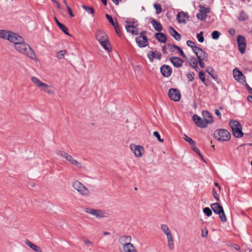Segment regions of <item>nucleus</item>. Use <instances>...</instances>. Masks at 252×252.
<instances>
[{"label":"nucleus","mask_w":252,"mask_h":252,"mask_svg":"<svg viewBox=\"0 0 252 252\" xmlns=\"http://www.w3.org/2000/svg\"><path fill=\"white\" fill-rule=\"evenodd\" d=\"M123 251L125 252H136V249L130 242L123 246Z\"/></svg>","instance_id":"393cba45"},{"label":"nucleus","mask_w":252,"mask_h":252,"mask_svg":"<svg viewBox=\"0 0 252 252\" xmlns=\"http://www.w3.org/2000/svg\"><path fill=\"white\" fill-rule=\"evenodd\" d=\"M184 139L189 142L190 145H191L192 146H194V145L195 144V142L190 137H188L186 135H185V136L184 137Z\"/></svg>","instance_id":"4c0bfd02"},{"label":"nucleus","mask_w":252,"mask_h":252,"mask_svg":"<svg viewBox=\"0 0 252 252\" xmlns=\"http://www.w3.org/2000/svg\"><path fill=\"white\" fill-rule=\"evenodd\" d=\"M243 85H244L245 86V87H246L248 92L250 93V94H252V88H251L249 86V85L247 83V81L246 82V83L245 84H243Z\"/></svg>","instance_id":"6e6d98bb"},{"label":"nucleus","mask_w":252,"mask_h":252,"mask_svg":"<svg viewBox=\"0 0 252 252\" xmlns=\"http://www.w3.org/2000/svg\"><path fill=\"white\" fill-rule=\"evenodd\" d=\"M12 43L14 44V48L18 52L31 60L35 61L38 60L33 50L20 35L18 34L16 36Z\"/></svg>","instance_id":"f257e3e1"},{"label":"nucleus","mask_w":252,"mask_h":252,"mask_svg":"<svg viewBox=\"0 0 252 252\" xmlns=\"http://www.w3.org/2000/svg\"><path fill=\"white\" fill-rule=\"evenodd\" d=\"M72 185L74 189L77 190L81 195L85 197H88L91 195L90 190L79 181H75L72 182Z\"/></svg>","instance_id":"423d86ee"},{"label":"nucleus","mask_w":252,"mask_h":252,"mask_svg":"<svg viewBox=\"0 0 252 252\" xmlns=\"http://www.w3.org/2000/svg\"><path fill=\"white\" fill-rule=\"evenodd\" d=\"M214 136L217 140L223 142L228 141L231 137L230 133L225 129H218L215 131Z\"/></svg>","instance_id":"39448f33"},{"label":"nucleus","mask_w":252,"mask_h":252,"mask_svg":"<svg viewBox=\"0 0 252 252\" xmlns=\"http://www.w3.org/2000/svg\"><path fill=\"white\" fill-rule=\"evenodd\" d=\"M130 150L134 153L135 157L140 158L142 156L144 149L141 146L136 145L134 144H131L130 145Z\"/></svg>","instance_id":"2eb2a0df"},{"label":"nucleus","mask_w":252,"mask_h":252,"mask_svg":"<svg viewBox=\"0 0 252 252\" xmlns=\"http://www.w3.org/2000/svg\"><path fill=\"white\" fill-rule=\"evenodd\" d=\"M148 57L150 61L152 63L154 61V59L160 60L161 58V54L157 51H149L147 54Z\"/></svg>","instance_id":"a211bd4d"},{"label":"nucleus","mask_w":252,"mask_h":252,"mask_svg":"<svg viewBox=\"0 0 252 252\" xmlns=\"http://www.w3.org/2000/svg\"><path fill=\"white\" fill-rule=\"evenodd\" d=\"M145 32L143 31L140 33V35L136 38V41L140 47H145L148 44V39L145 35Z\"/></svg>","instance_id":"f8f14e48"},{"label":"nucleus","mask_w":252,"mask_h":252,"mask_svg":"<svg viewBox=\"0 0 252 252\" xmlns=\"http://www.w3.org/2000/svg\"><path fill=\"white\" fill-rule=\"evenodd\" d=\"M126 31L133 35L138 34V29L136 26H125Z\"/></svg>","instance_id":"c756f323"},{"label":"nucleus","mask_w":252,"mask_h":252,"mask_svg":"<svg viewBox=\"0 0 252 252\" xmlns=\"http://www.w3.org/2000/svg\"><path fill=\"white\" fill-rule=\"evenodd\" d=\"M228 32L232 36L234 35L236 33L235 30L234 29H230L228 31Z\"/></svg>","instance_id":"e2e57ef3"},{"label":"nucleus","mask_w":252,"mask_h":252,"mask_svg":"<svg viewBox=\"0 0 252 252\" xmlns=\"http://www.w3.org/2000/svg\"><path fill=\"white\" fill-rule=\"evenodd\" d=\"M187 77L188 80L190 82H191L194 80V73L193 72L189 73L187 74Z\"/></svg>","instance_id":"49530a36"},{"label":"nucleus","mask_w":252,"mask_h":252,"mask_svg":"<svg viewBox=\"0 0 252 252\" xmlns=\"http://www.w3.org/2000/svg\"><path fill=\"white\" fill-rule=\"evenodd\" d=\"M168 47L169 49L171 51L173 52L174 51V49H177V47H179V46L175 45H171L168 44Z\"/></svg>","instance_id":"864d4df0"},{"label":"nucleus","mask_w":252,"mask_h":252,"mask_svg":"<svg viewBox=\"0 0 252 252\" xmlns=\"http://www.w3.org/2000/svg\"><path fill=\"white\" fill-rule=\"evenodd\" d=\"M106 17L107 19L108 20V21H109V22L113 26H115V25H116V24H118L117 22L115 23L114 22L112 17L109 14H106Z\"/></svg>","instance_id":"a18cd8bd"},{"label":"nucleus","mask_w":252,"mask_h":252,"mask_svg":"<svg viewBox=\"0 0 252 252\" xmlns=\"http://www.w3.org/2000/svg\"><path fill=\"white\" fill-rule=\"evenodd\" d=\"M187 44L188 46L191 47L192 49L193 52L195 48H197V46H195V43L191 40H188L187 42Z\"/></svg>","instance_id":"79ce46f5"},{"label":"nucleus","mask_w":252,"mask_h":252,"mask_svg":"<svg viewBox=\"0 0 252 252\" xmlns=\"http://www.w3.org/2000/svg\"><path fill=\"white\" fill-rule=\"evenodd\" d=\"M192 149L194 152L198 154L200 157L202 158V155L201 154L199 150L195 147V145H194V146H192Z\"/></svg>","instance_id":"8fccbe9b"},{"label":"nucleus","mask_w":252,"mask_h":252,"mask_svg":"<svg viewBox=\"0 0 252 252\" xmlns=\"http://www.w3.org/2000/svg\"><path fill=\"white\" fill-rule=\"evenodd\" d=\"M151 23L152 24L154 28L156 31L160 32L162 30L161 24L155 19H153L151 21Z\"/></svg>","instance_id":"c85d7f7f"},{"label":"nucleus","mask_w":252,"mask_h":252,"mask_svg":"<svg viewBox=\"0 0 252 252\" xmlns=\"http://www.w3.org/2000/svg\"><path fill=\"white\" fill-rule=\"evenodd\" d=\"M188 61L189 64L192 66L193 67L194 66H196V64L197 63V62L196 60V59L194 57H191L189 58V60H188Z\"/></svg>","instance_id":"f704fd0d"},{"label":"nucleus","mask_w":252,"mask_h":252,"mask_svg":"<svg viewBox=\"0 0 252 252\" xmlns=\"http://www.w3.org/2000/svg\"><path fill=\"white\" fill-rule=\"evenodd\" d=\"M113 27L115 28V31L116 32V33H117V34L119 36H121V33L120 29L119 27L118 24H116V25H115V26H113Z\"/></svg>","instance_id":"3c124183"},{"label":"nucleus","mask_w":252,"mask_h":252,"mask_svg":"<svg viewBox=\"0 0 252 252\" xmlns=\"http://www.w3.org/2000/svg\"><path fill=\"white\" fill-rule=\"evenodd\" d=\"M229 126L232 128V130H233L241 126L240 123L239 122L235 120H231L229 122Z\"/></svg>","instance_id":"2f4dec72"},{"label":"nucleus","mask_w":252,"mask_h":252,"mask_svg":"<svg viewBox=\"0 0 252 252\" xmlns=\"http://www.w3.org/2000/svg\"><path fill=\"white\" fill-rule=\"evenodd\" d=\"M220 35V33L217 31H215L212 33V37L213 39H218Z\"/></svg>","instance_id":"c9c22d12"},{"label":"nucleus","mask_w":252,"mask_h":252,"mask_svg":"<svg viewBox=\"0 0 252 252\" xmlns=\"http://www.w3.org/2000/svg\"><path fill=\"white\" fill-rule=\"evenodd\" d=\"M82 7L85 10L86 12L89 13L93 14L94 13V9L92 7H88L83 5H82Z\"/></svg>","instance_id":"ea45409f"},{"label":"nucleus","mask_w":252,"mask_h":252,"mask_svg":"<svg viewBox=\"0 0 252 252\" xmlns=\"http://www.w3.org/2000/svg\"><path fill=\"white\" fill-rule=\"evenodd\" d=\"M128 25L136 27V25L135 24V23L133 21H126L125 26H128Z\"/></svg>","instance_id":"bf43d9fd"},{"label":"nucleus","mask_w":252,"mask_h":252,"mask_svg":"<svg viewBox=\"0 0 252 252\" xmlns=\"http://www.w3.org/2000/svg\"><path fill=\"white\" fill-rule=\"evenodd\" d=\"M169 60L175 67H180L182 66L184 61L179 57H172L169 58Z\"/></svg>","instance_id":"4be33fe9"},{"label":"nucleus","mask_w":252,"mask_h":252,"mask_svg":"<svg viewBox=\"0 0 252 252\" xmlns=\"http://www.w3.org/2000/svg\"><path fill=\"white\" fill-rule=\"evenodd\" d=\"M206 71L210 75L212 78H214V76H213V74H214V70L213 69H212V68H208L206 69Z\"/></svg>","instance_id":"603ef678"},{"label":"nucleus","mask_w":252,"mask_h":252,"mask_svg":"<svg viewBox=\"0 0 252 252\" xmlns=\"http://www.w3.org/2000/svg\"><path fill=\"white\" fill-rule=\"evenodd\" d=\"M202 115L204 122L207 126L209 124H211L213 122L212 116L209 113L208 111H203Z\"/></svg>","instance_id":"5701e85b"},{"label":"nucleus","mask_w":252,"mask_h":252,"mask_svg":"<svg viewBox=\"0 0 252 252\" xmlns=\"http://www.w3.org/2000/svg\"><path fill=\"white\" fill-rule=\"evenodd\" d=\"M57 154L65 159L71 165L76 166L78 169H82L84 168V165L81 162L75 159L71 155H69L67 153L59 150L57 151Z\"/></svg>","instance_id":"7ed1b4c3"},{"label":"nucleus","mask_w":252,"mask_h":252,"mask_svg":"<svg viewBox=\"0 0 252 252\" xmlns=\"http://www.w3.org/2000/svg\"><path fill=\"white\" fill-rule=\"evenodd\" d=\"M192 119L195 124L198 126L202 128L207 127V126L204 122V119L202 120L200 117L198 116L197 115H193Z\"/></svg>","instance_id":"412c9836"},{"label":"nucleus","mask_w":252,"mask_h":252,"mask_svg":"<svg viewBox=\"0 0 252 252\" xmlns=\"http://www.w3.org/2000/svg\"><path fill=\"white\" fill-rule=\"evenodd\" d=\"M196 49L194 50L193 52L197 56L198 60H206L208 55L200 47H198L195 48Z\"/></svg>","instance_id":"f3484780"},{"label":"nucleus","mask_w":252,"mask_h":252,"mask_svg":"<svg viewBox=\"0 0 252 252\" xmlns=\"http://www.w3.org/2000/svg\"><path fill=\"white\" fill-rule=\"evenodd\" d=\"M153 134L156 137H157L159 142H163V139L160 138L159 133L158 131H154Z\"/></svg>","instance_id":"09e8293b"},{"label":"nucleus","mask_w":252,"mask_h":252,"mask_svg":"<svg viewBox=\"0 0 252 252\" xmlns=\"http://www.w3.org/2000/svg\"><path fill=\"white\" fill-rule=\"evenodd\" d=\"M54 19L58 26H59V25H61L62 24L58 20L56 17H54Z\"/></svg>","instance_id":"774afa93"},{"label":"nucleus","mask_w":252,"mask_h":252,"mask_svg":"<svg viewBox=\"0 0 252 252\" xmlns=\"http://www.w3.org/2000/svg\"><path fill=\"white\" fill-rule=\"evenodd\" d=\"M211 207L214 212L219 215V217L222 222L227 220L226 216L224 214L223 208L218 203H214L211 204Z\"/></svg>","instance_id":"1a4fd4ad"},{"label":"nucleus","mask_w":252,"mask_h":252,"mask_svg":"<svg viewBox=\"0 0 252 252\" xmlns=\"http://www.w3.org/2000/svg\"><path fill=\"white\" fill-rule=\"evenodd\" d=\"M210 12V8L204 7L203 5H199V11L196 15L197 18L201 20L204 21L206 17L207 13Z\"/></svg>","instance_id":"ddd939ff"},{"label":"nucleus","mask_w":252,"mask_h":252,"mask_svg":"<svg viewBox=\"0 0 252 252\" xmlns=\"http://www.w3.org/2000/svg\"><path fill=\"white\" fill-rule=\"evenodd\" d=\"M84 211L86 213L95 216L96 218H102L106 217L105 213L102 210L99 209H94L86 208L84 209Z\"/></svg>","instance_id":"9d476101"},{"label":"nucleus","mask_w":252,"mask_h":252,"mask_svg":"<svg viewBox=\"0 0 252 252\" xmlns=\"http://www.w3.org/2000/svg\"><path fill=\"white\" fill-rule=\"evenodd\" d=\"M247 100L252 103V96L248 95L247 96Z\"/></svg>","instance_id":"69168bd1"},{"label":"nucleus","mask_w":252,"mask_h":252,"mask_svg":"<svg viewBox=\"0 0 252 252\" xmlns=\"http://www.w3.org/2000/svg\"><path fill=\"white\" fill-rule=\"evenodd\" d=\"M83 241H84V243L87 246H92L93 244V243L90 241L88 239H84L83 240Z\"/></svg>","instance_id":"4d7b16f0"},{"label":"nucleus","mask_w":252,"mask_h":252,"mask_svg":"<svg viewBox=\"0 0 252 252\" xmlns=\"http://www.w3.org/2000/svg\"><path fill=\"white\" fill-rule=\"evenodd\" d=\"M67 10L69 13V14L70 15V16L71 17H73L74 16V15L72 12V10H71V8L68 6V5H67Z\"/></svg>","instance_id":"680f3d73"},{"label":"nucleus","mask_w":252,"mask_h":252,"mask_svg":"<svg viewBox=\"0 0 252 252\" xmlns=\"http://www.w3.org/2000/svg\"><path fill=\"white\" fill-rule=\"evenodd\" d=\"M233 76L238 82L242 84L246 83V76L238 68H235L233 70Z\"/></svg>","instance_id":"9b49d317"},{"label":"nucleus","mask_w":252,"mask_h":252,"mask_svg":"<svg viewBox=\"0 0 252 252\" xmlns=\"http://www.w3.org/2000/svg\"><path fill=\"white\" fill-rule=\"evenodd\" d=\"M31 80L34 84L38 87L41 91H44L49 94H53L54 91L52 89L51 86L41 82L39 79L35 77H32Z\"/></svg>","instance_id":"20e7f679"},{"label":"nucleus","mask_w":252,"mask_h":252,"mask_svg":"<svg viewBox=\"0 0 252 252\" xmlns=\"http://www.w3.org/2000/svg\"><path fill=\"white\" fill-rule=\"evenodd\" d=\"M177 49L179 51V52H180V55L184 58H186V55L184 54V52H183V51L182 50V49L179 47H177Z\"/></svg>","instance_id":"13d9d810"},{"label":"nucleus","mask_w":252,"mask_h":252,"mask_svg":"<svg viewBox=\"0 0 252 252\" xmlns=\"http://www.w3.org/2000/svg\"><path fill=\"white\" fill-rule=\"evenodd\" d=\"M160 72L164 77H168L172 73V69L169 65H163L160 67Z\"/></svg>","instance_id":"aec40b11"},{"label":"nucleus","mask_w":252,"mask_h":252,"mask_svg":"<svg viewBox=\"0 0 252 252\" xmlns=\"http://www.w3.org/2000/svg\"><path fill=\"white\" fill-rule=\"evenodd\" d=\"M168 95L171 99L175 101H178L181 98L180 92L175 89H170L168 91Z\"/></svg>","instance_id":"dca6fc26"},{"label":"nucleus","mask_w":252,"mask_h":252,"mask_svg":"<svg viewBox=\"0 0 252 252\" xmlns=\"http://www.w3.org/2000/svg\"><path fill=\"white\" fill-rule=\"evenodd\" d=\"M160 228L166 236L168 248L170 250H173L174 248V239L169 228L166 224H162Z\"/></svg>","instance_id":"0eeeda50"},{"label":"nucleus","mask_w":252,"mask_h":252,"mask_svg":"<svg viewBox=\"0 0 252 252\" xmlns=\"http://www.w3.org/2000/svg\"><path fill=\"white\" fill-rule=\"evenodd\" d=\"M215 114L217 115L219 117L220 119L221 118V114L219 110L215 109Z\"/></svg>","instance_id":"0e129e2a"},{"label":"nucleus","mask_w":252,"mask_h":252,"mask_svg":"<svg viewBox=\"0 0 252 252\" xmlns=\"http://www.w3.org/2000/svg\"><path fill=\"white\" fill-rule=\"evenodd\" d=\"M208 230L207 228H204L202 230L201 235L203 237H206L208 235Z\"/></svg>","instance_id":"5fc2aeb1"},{"label":"nucleus","mask_w":252,"mask_h":252,"mask_svg":"<svg viewBox=\"0 0 252 252\" xmlns=\"http://www.w3.org/2000/svg\"><path fill=\"white\" fill-rule=\"evenodd\" d=\"M248 18V16L246 12L244 11H242L240 12L239 17L238 18L239 21H244Z\"/></svg>","instance_id":"473e14b6"},{"label":"nucleus","mask_w":252,"mask_h":252,"mask_svg":"<svg viewBox=\"0 0 252 252\" xmlns=\"http://www.w3.org/2000/svg\"><path fill=\"white\" fill-rule=\"evenodd\" d=\"M237 42L238 45V49L241 54H244L246 48V40L244 36L239 35L237 36Z\"/></svg>","instance_id":"4468645a"},{"label":"nucleus","mask_w":252,"mask_h":252,"mask_svg":"<svg viewBox=\"0 0 252 252\" xmlns=\"http://www.w3.org/2000/svg\"><path fill=\"white\" fill-rule=\"evenodd\" d=\"M189 17V15L186 13L180 12L177 14V20L180 23H185Z\"/></svg>","instance_id":"b1692460"},{"label":"nucleus","mask_w":252,"mask_h":252,"mask_svg":"<svg viewBox=\"0 0 252 252\" xmlns=\"http://www.w3.org/2000/svg\"><path fill=\"white\" fill-rule=\"evenodd\" d=\"M198 76L199 79L202 81V82L204 83L206 80L205 74L202 71H200L198 73Z\"/></svg>","instance_id":"de8ad7c7"},{"label":"nucleus","mask_w":252,"mask_h":252,"mask_svg":"<svg viewBox=\"0 0 252 252\" xmlns=\"http://www.w3.org/2000/svg\"><path fill=\"white\" fill-rule=\"evenodd\" d=\"M154 7L156 9V13L157 14H159L162 11V8L160 4L155 3L154 4Z\"/></svg>","instance_id":"37998d69"},{"label":"nucleus","mask_w":252,"mask_h":252,"mask_svg":"<svg viewBox=\"0 0 252 252\" xmlns=\"http://www.w3.org/2000/svg\"><path fill=\"white\" fill-rule=\"evenodd\" d=\"M59 27L65 34L67 35H69V33L67 32V28L66 26H65L63 24H61V25H59Z\"/></svg>","instance_id":"a19ab883"},{"label":"nucleus","mask_w":252,"mask_h":252,"mask_svg":"<svg viewBox=\"0 0 252 252\" xmlns=\"http://www.w3.org/2000/svg\"><path fill=\"white\" fill-rule=\"evenodd\" d=\"M241 126L237 128L232 130L234 136L237 138H240L243 136V133L241 130Z\"/></svg>","instance_id":"7c9ffc66"},{"label":"nucleus","mask_w":252,"mask_h":252,"mask_svg":"<svg viewBox=\"0 0 252 252\" xmlns=\"http://www.w3.org/2000/svg\"><path fill=\"white\" fill-rule=\"evenodd\" d=\"M203 211L207 217H210L212 214V210L208 207L204 208Z\"/></svg>","instance_id":"e433bc0d"},{"label":"nucleus","mask_w":252,"mask_h":252,"mask_svg":"<svg viewBox=\"0 0 252 252\" xmlns=\"http://www.w3.org/2000/svg\"><path fill=\"white\" fill-rule=\"evenodd\" d=\"M113 1V2L116 4V5H118L120 1H121L122 0H112Z\"/></svg>","instance_id":"338daca9"},{"label":"nucleus","mask_w":252,"mask_h":252,"mask_svg":"<svg viewBox=\"0 0 252 252\" xmlns=\"http://www.w3.org/2000/svg\"><path fill=\"white\" fill-rule=\"evenodd\" d=\"M25 243L36 252H42L41 249L36 245L32 243L30 241L26 240Z\"/></svg>","instance_id":"cd10ccee"},{"label":"nucleus","mask_w":252,"mask_h":252,"mask_svg":"<svg viewBox=\"0 0 252 252\" xmlns=\"http://www.w3.org/2000/svg\"><path fill=\"white\" fill-rule=\"evenodd\" d=\"M66 54L65 50H61L57 53V57L60 59L63 58Z\"/></svg>","instance_id":"58836bf2"},{"label":"nucleus","mask_w":252,"mask_h":252,"mask_svg":"<svg viewBox=\"0 0 252 252\" xmlns=\"http://www.w3.org/2000/svg\"><path fill=\"white\" fill-rule=\"evenodd\" d=\"M203 32H201L199 33H198L196 35V37L199 42L202 43L204 41V38L203 36Z\"/></svg>","instance_id":"c03bdc74"},{"label":"nucleus","mask_w":252,"mask_h":252,"mask_svg":"<svg viewBox=\"0 0 252 252\" xmlns=\"http://www.w3.org/2000/svg\"><path fill=\"white\" fill-rule=\"evenodd\" d=\"M18 34L11 31L0 30V38L12 43Z\"/></svg>","instance_id":"6e6552de"},{"label":"nucleus","mask_w":252,"mask_h":252,"mask_svg":"<svg viewBox=\"0 0 252 252\" xmlns=\"http://www.w3.org/2000/svg\"><path fill=\"white\" fill-rule=\"evenodd\" d=\"M132 240L131 237L129 235H120L118 238V242L124 246L127 243L131 242Z\"/></svg>","instance_id":"6ab92c4d"},{"label":"nucleus","mask_w":252,"mask_h":252,"mask_svg":"<svg viewBox=\"0 0 252 252\" xmlns=\"http://www.w3.org/2000/svg\"><path fill=\"white\" fill-rule=\"evenodd\" d=\"M205 60H198V63L201 68H204L205 67V63H203V61Z\"/></svg>","instance_id":"052dcab7"},{"label":"nucleus","mask_w":252,"mask_h":252,"mask_svg":"<svg viewBox=\"0 0 252 252\" xmlns=\"http://www.w3.org/2000/svg\"><path fill=\"white\" fill-rule=\"evenodd\" d=\"M95 38L105 50L108 52L111 50L108 37L105 32L100 30H97L95 32Z\"/></svg>","instance_id":"f03ea898"},{"label":"nucleus","mask_w":252,"mask_h":252,"mask_svg":"<svg viewBox=\"0 0 252 252\" xmlns=\"http://www.w3.org/2000/svg\"><path fill=\"white\" fill-rule=\"evenodd\" d=\"M168 32L176 40L179 41L181 40V35L173 27H169L168 28Z\"/></svg>","instance_id":"a878e982"},{"label":"nucleus","mask_w":252,"mask_h":252,"mask_svg":"<svg viewBox=\"0 0 252 252\" xmlns=\"http://www.w3.org/2000/svg\"><path fill=\"white\" fill-rule=\"evenodd\" d=\"M220 192H219L218 189H213V191H212V193H213V196L214 197V198L216 199V200L217 201H220V197H220V194H219Z\"/></svg>","instance_id":"72a5a7b5"},{"label":"nucleus","mask_w":252,"mask_h":252,"mask_svg":"<svg viewBox=\"0 0 252 252\" xmlns=\"http://www.w3.org/2000/svg\"><path fill=\"white\" fill-rule=\"evenodd\" d=\"M156 39L161 43H165L167 41V38L165 35L162 32H157L155 34Z\"/></svg>","instance_id":"bb28decb"}]
</instances>
